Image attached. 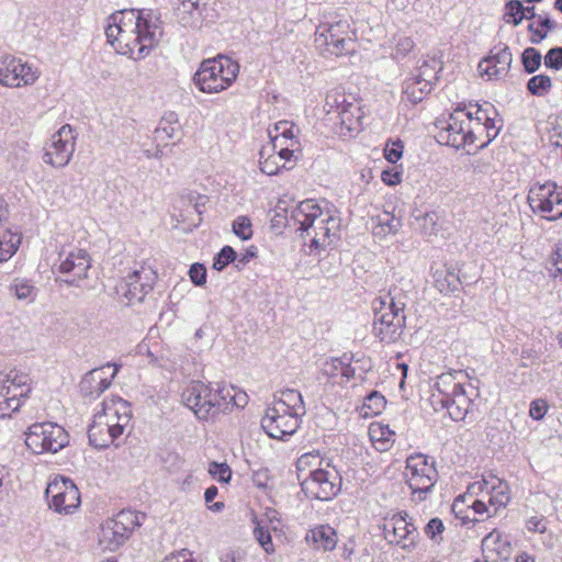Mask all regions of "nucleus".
Segmentation results:
<instances>
[{
  "label": "nucleus",
  "instance_id": "nucleus-1",
  "mask_svg": "<svg viewBox=\"0 0 562 562\" xmlns=\"http://www.w3.org/2000/svg\"><path fill=\"white\" fill-rule=\"evenodd\" d=\"M164 32L160 13L154 9H125L112 13L105 29L114 49L134 60L147 57Z\"/></svg>",
  "mask_w": 562,
  "mask_h": 562
},
{
  "label": "nucleus",
  "instance_id": "nucleus-2",
  "mask_svg": "<svg viewBox=\"0 0 562 562\" xmlns=\"http://www.w3.org/2000/svg\"><path fill=\"white\" fill-rule=\"evenodd\" d=\"M323 207L315 200L300 202L291 212V220L297 225L302 238H310V254L325 250L340 238L341 218L339 211L325 203Z\"/></svg>",
  "mask_w": 562,
  "mask_h": 562
},
{
  "label": "nucleus",
  "instance_id": "nucleus-3",
  "mask_svg": "<svg viewBox=\"0 0 562 562\" xmlns=\"http://www.w3.org/2000/svg\"><path fill=\"white\" fill-rule=\"evenodd\" d=\"M463 370L437 375L430 386L429 403L435 412H446L453 422H462L470 413L476 394Z\"/></svg>",
  "mask_w": 562,
  "mask_h": 562
},
{
  "label": "nucleus",
  "instance_id": "nucleus-4",
  "mask_svg": "<svg viewBox=\"0 0 562 562\" xmlns=\"http://www.w3.org/2000/svg\"><path fill=\"white\" fill-rule=\"evenodd\" d=\"M371 306L374 337L384 345L396 342L406 327V295L395 286L373 299Z\"/></svg>",
  "mask_w": 562,
  "mask_h": 562
},
{
  "label": "nucleus",
  "instance_id": "nucleus-5",
  "mask_svg": "<svg viewBox=\"0 0 562 562\" xmlns=\"http://www.w3.org/2000/svg\"><path fill=\"white\" fill-rule=\"evenodd\" d=\"M326 120L333 122L334 131L342 137H352L362 127L363 112L360 102L341 89L329 91L325 99Z\"/></svg>",
  "mask_w": 562,
  "mask_h": 562
},
{
  "label": "nucleus",
  "instance_id": "nucleus-6",
  "mask_svg": "<svg viewBox=\"0 0 562 562\" xmlns=\"http://www.w3.org/2000/svg\"><path fill=\"white\" fill-rule=\"evenodd\" d=\"M183 404L199 420H209L227 412L228 393L221 390V383L192 381L182 392Z\"/></svg>",
  "mask_w": 562,
  "mask_h": 562
},
{
  "label": "nucleus",
  "instance_id": "nucleus-7",
  "mask_svg": "<svg viewBox=\"0 0 562 562\" xmlns=\"http://www.w3.org/2000/svg\"><path fill=\"white\" fill-rule=\"evenodd\" d=\"M314 42L323 55L350 54L355 50V33L349 19L341 14L325 16L316 29Z\"/></svg>",
  "mask_w": 562,
  "mask_h": 562
},
{
  "label": "nucleus",
  "instance_id": "nucleus-8",
  "mask_svg": "<svg viewBox=\"0 0 562 562\" xmlns=\"http://www.w3.org/2000/svg\"><path fill=\"white\" fill-rule=\"evenodd\" d=\"M239 74V64L225 55L204 59L193 76L196 88L213 94L228 89Z\"/></svg>",
  "mask_w": 562,
  "mask_h": 562
},
{
  "label": "nucleus",
  "instance_id": "nucleus-9",
  "mask_svg": "<svg viewBox=\"0 0 562 562\" xmlns=\"http://www.w3.org/2000/svg\"><path fill=\"white\" fill-rule=\"evenodd\" d=\"M473 103L459 102L447 117L442 116L436 121L437 142L454 149L469 148L468 131L472 117Z\"/></svg>",
  "mask_w": 562,
  "mask_h": 562
},
{
  "label": "nucleus",
  "instance_id": "nucleus-10",
  "mask_svg": "<svg viewBox=\"0 0 562 562\" xmlns=\"http://www.w3.org/2000/svg\"><path fill=\"white\" fill-rule=\"evenodd\" d=\"M404 477L411 490L412 501H426L439 477L435 459L423 453L411 454L406 459Z\"/></svg>",
  "mask_w": 562,
  "mask_h": 562
},
{
  "label": "nucleus",
  "instance_id": "nucleus-11",
  "mask_svg": "<svg viewBox=\"0 0 562 562\" xmlns=\"http://www.w3.org/2000/svg\"><path fill=\"white\" fill-rule=\"evenodd\" d=\"M31 382L29 373L22 370L0 372V418L19 411L32 391Z\"/></svg>",
  "mask_w": 562,
  "mask_h": 562
},
{
  "label": "nucleus",
  "instance_id": "nucleus-12",
  "mask_svg": "<svg viewBox=\"0 0 562 562\" xmlns=\"http://www.w3.org/2000/svg\"><path fill=\"white\" fill-rule=\"evenodd\" d=\"M140 518H144V515L123 509L113 518L106 519L100 527L99 544L101 548L111 552L116 551L130 538L133 530L140 526Z\"/></svg>",
  "mask_w": 562,
  "mask_h": 562
},
{
  "label": "nucleus",
  "instance_id": "nucleus-13",
  "mask_svg": "<svg viewBox=\"0 0 562 562\" xmlns=\"http://www.w3.org/2000/svg\"><path fill=\"white\" fill-rule=\"evenodd\" d=\"M68 443V432L56 423H35L25 434V445L35 454L56 453Z\"/></svg>",
  "mask_w": 562,
  "mask_h": 562
},
{
  "label": "nucleus",
  "instance_id": "nucleus-14",
  "mask_svg": "<svg viewBox=\"0 0 562 562\" xmlns=\"http://www.w3.org/2000/svg\"><path fill=\"white\" fill-rule=\"evenodd\" d=\"M527 201L532 212L547 221L562 217V187L553 181L532 184Z\"/></svg>",
  "mask_w": 562,
  "mask_h": 562
},
{
  "label": "nucleus",
  "instance_id": "nucleus-15",
  "mask_svg": "<svg viewBox=\"0 0 562 562\" xmlns=\"http://www.w3.org/2000/svg\"><path fill=\"white\" fill-rule=\"evenodd\" d=\"M330 468V462L326 461V468L312 470L307 477L301 483V488L306 497L318 501H330L338 495L341 490V475L335 469Z\"/></svg>",
  "mask_w": 562,
  "mask_h": 562
},
{
  "label": "nucleus",
  "instance_id": "nucleus-16",
  "mask_svg": "<svg viewBox=\"0 0 562 562\" xmlns=\"http://www.w3.org/2000/svg\"><path fill=\"white\" fill-rule=\"evenodd\" d=\"M78 133L70 124H64L44 146L43 161L54 168L66 167L76 150Z\"/></svg>",
  "mask_w": 562,
  "mask_h": 562
},
{
  "label": "nucleus",
  "instance_id": "nucleus-17",
  "mask_svg": "<svg viewBox=\"0 0 562 562\" xmlns=\"http://www.w3.org/2000/svg\"><path fill=\"white\" fill-rule=\"evenodd\" d=\"M46 497L52 510L60 515L74 514L81 504L80 492L71 479L55 477L46 487Z\"/></svg>",
  "mask_w": 562,
  "mask_h": 562
},
{
  "label": "nucleus",
  "instance_id": "nucleus-18",
  "mask_svg": "<svg viewBox=\"0 0 562 562\" xmlns=\"http://www.w3.org/2000/svg\"><path fill=\"white\" fill-rule=\"evenodd\" d=\"M120 403L124 406L125 412L120 415L119 411L115 409L114 415L116 416V422H111V417L105 415V422L100 417L89 426V443L95 449L102 450L109 448L111 445L117 446V443H115L116 440L123 435L125 427L128 425L131 415L126 412L127 407L121 400Z\"/></svg>",
  "mask_w": 562,
  "mask_h": 562
},
{
  "label": "nucleus",
  "instance_id": "nucleus-19",
  "mask_svg": "<svg viewBox=\"0 0 562 562\" xmlns=\"http://www.w3.org/2000/svg\"><path fill=\"white\" fill-rule=\"evenodd\" d=\"M37 68L12 55L0 57V85L5 87H21L33 85L38 78Z\"/></svg>",
  "mask_w": 562,
  "mask_h": 562
},
{
  "label": "nucleus",
  "instance_id": "nucleus-20",
  "mask_svg": "<svg viewBox=\"0 0 562 562\" xmlns=\"http://www.w3.org/2000/svg\"><path fill=\"white\" fill-rule=\"evenodd\" d=\"M301 420V416L290 411L281 413L280 408L268 405L261 418V427L270 438L284 440L297 430Z\"/></svg>",
  "mask_w": 562,
  "mask_h": 562
},
{
  "label": "nucleus",
  "instance_id": "nucleus-21",
  "mask_svg": "<svg viewBox=\"0 0 562 562\" xmlns=\"http://www.w3.org/2000/svg\"><path fill=\"white\" fill-rule=\"evenodd\" d=\"M155 279L151 270H135L117 285V293L126 299L128 305L140 303L153 290Z\"/></svg>",
  "mask_w": 562,
  "mask_h": 562
},
{
  "label": "nucleus",
  "instance_id": "nucleus-22",
  "mask_svg": "<svg viewBox=\"0 0 562 562\" xmlns=\"http://www.w3.org/2000/svg\"><path fill=\"white\" fill-rule=\"evenodd\" d=\"M176 18L184 27L201 29L204 23L213 21L214 14L206 0H179Z\"/></svg>",
  "mask_w": 562,
  "mask_h": 562
},
{
  "label": "nucleus",
  "instance_id": "nucleus-23",
  "mask_svg": "<svg viewBox=\"0 0 562 562\" xmlns=\"http://www.w3.org/2000/svg\"><path fill=\"white\" fill-rule=\"evenodd\" d=\"M512 61L510 48L506 44L499 43L480 61L479 70L486 75L490 80H499L508 75Z\"/></svg>",
  "mask_w": 562,
  "mask_h": 562
},
{
  "label": "nucleus",
  "instance_id": "nucleus-24",
  "mask_svg": "<svg viewBox=\"0 0 562 562\" xmlns=\"http://www.w3.org/2000/svg\"><path fill=\"white\" fill-rule=\"evenodd\" d=\"M384 538L390 542L401 544L403 549L415 548V540L411 536L416 532V527L407 521V514L396 513L385 518L382 525Z\"/></svg>",
  "mask_w": 562,
  "mask_h": 562
},
{
  "label": "nucleus",
  "instance_id": "nucleus-25",
  "mask_svg": "<svg viewBox=\"0 0 562 562\" xmlns=\"http://www.w3.org/2000/svg\"><path fill=\"white\" fill-rule=\"evenodd\" d=\"M353 356L344 353L341 357L326 359L318 372V380L325 379L329 384H342L356 378V369L351 366Z\"/></svg>",
  "mask_w": 562,
  "mask_h": 562
},
{
  "label": "nucleus",
  "instance_id": "nucleus-26",
  "mask_svg": "<svg viewBox=\"0 0 562 562\" xmlns=\"http://www.w3.org/2000/svg\"><path fill=\"white\" fill-rule=\"evenodd\" d=\"M60 263L57 271L68 276L64 281L68 285H78V282L87 278L88 270L91 267V258L85 249H76L68 252L64 258L59 256Z\"/></svg>",
  "mask_w": 562,
  "mask_h": 562
},
{
  "label": "nucleus",
  "instance_id": "nucleus-27",
  "mask_svg": "<svg viewBox=\"0 0 562 562\" xmlns=\"http://www.w3.org/2000/svg\"><path fill=\"white\" fill-rule=\"evenodd\" d=\"M296 159L293 149L281 148L280 151H273L270 147L262 146L259 151L260 170L268 176L278 175L282 169H291Z\"/></svg>",
  "mask_w": 562,
  "mask_h": 562
},
{
  "label": "nucleus",
  "instance_id": "nucleus-28",
  "mask_svg": "<svg viewBox=\"0 0 562 562\" xmlns=\"http://www.w3.org/2000/svg\"><path fill=\"white\" fill-rule=\"evenodd\" d=\"M114 371L110 376L103 372V368L89 371L79 383L80 393L85 397L94 400L99 397L112 383V380L119 372L120 366L113 364Z\"/></svg>",
  "mask_w": 562,
  "mask_h": 562
},
{
  "label": "nucleus",
  "instance_id": "nucleus-29",
  "mask_svg": "<svg viewBox=\"0 0 562 562\" xmlns=\"http://www.w3.org/2000/svg\"><path fill=\"white\" fill-rule=\"evenodd\" d=\"M178 115L175 112L165 114L159 121L157 127L154 131V142L156 143V149H144V154L147 158H160L162 156L161 144L168 139L176 137L179 131Z\"/></svg>",
  "mask_w": 562,
  "mask_h": 562
},
{
  "label": "nucleus",
  "instance_id": "nucleus-30",
  "mask_svg": "<svg viewBox=\"0 0 562 562\" xmlns=\"http://www.w3.org/2000/svg\"><path fill=\"white\" fill-rule=\"evenodd\" d=\"M270 405L280 408L281 413L290 411L292 414L301 417L306 413L303 396L301 392L295 389H285L277 392Z\"/></svg>",
  "mask_w": 562,
  "mask_h": 562
},
{
  "label": "nucleus",
  "instance_id": "nucleus-31",
  "mask_svg": "<svg viewBox=\"0 0 562 562\" xmlns=\"http://www.w3.org/2000/svg\"><path fill=\"white\" fill-rule=\"evenodd\" d=\"M432 90L431 86L409 76L402 83V102L416 105Z\"/></svg>",
  "mask_w": 562,
  "mask_h": 562
},
{
  "label": "nucleus",
  "instance_id": "nucleus-32",
  "mask_svg": "<svg viewBox=\"0 0 562 562\" xmlns=\"http://www.w3.org/2000/svg\"><path fill=\"white\" fill-rule=\"evenodd\" d=\"M434 285L442 294H450L459 290L461 281L456 268L447 267L434 272Z\"/></svg>",
  "mask_w": 562,
  "mask_h": 562
},
{
  "label": "nucleus",
  "instance_id": "nucleus-33",
  "mask_svg": "<svg viewBox=\"0 0 562 562\" xmlns=\"http://www.w3.org/2000/svg\"><path fill=\"white\" fill-rule=\"evenodd\" d=\"M441 70L442 61L435 56H427L411 76L424 81L434 89Z\"/></svg>",
  "mask_w": 562,
  "mask_h": 562
},
{
  "label": "nucleus",
  "instance_id": "nucleus-34",
  "mask_svg": "<svg viewBox=\"0 0 562 562\" xmlns=\"http://www.w3.org/2000/svg\"><path fill=\"white\" fill-rule=\"evenodd\" d=\"M491 113L497 116L496 110L493 105L488 104L487 108H482L481 105L473 103V114L486 130L487 138L485 139V144H490L495 139L502 128V124L497 125L495 117L491 116Z\"/></svg>",
  "mask_w": 562,
  "mask_h": 562
},
{
  "label": "nucleus",
  "instance_id": "nucleus-35",
  "mask_svg": "<svg viewBox=\"0 0 562 562\" xmlns=\"http://www.w3.org/2000/svg\"><path fill=\"white\" fill-rule=\"evenodd\" d=\"M306 539L313 541L316 549H322L324 551H331L337 544L336 530L329 525L315 527L306 536Z\"/></svg>",
  "mask_w": 562,
  "mask_h": 562
},
{
  "label": "nucleus",
  "instance_id": "nucleus-36",
  "mask_svg": "<svg viewBox=\"0 0 562 562\" xmlns=\"http://www.w3.org/2000/svg\"><path fill=\"white\" fill-rule=\"evenodd\" d=\"M369 436L376 450L387 451L394 442L395 432L389 425L372 424L369 427Z\"/></svg>",
  "mask_w": 562,
  "mask_h": 562
},
{
  "label": "nucleus",
  "instance_id": "nucleus-37",
  "mask_svg": "<svg viewBox=\"0 0 562 562\" xmlns=\"http://www.w3.org/2000/svg\"><path fill=\"white\" fill-rule=\"evenodd\" d=\"M527 29L531 33L530 43L540 44L548 33L555 29V23L550 19L549 14H539L537 21L530 23Z\"/></svg>",
  "mask_w": 562,
  "mask_h": 562
},
{
  "label": "nucleus",
  "instance_id": "nucleus-38",
  "mask_svg": "<svg viewBox=\"0 0 562 562\" xmlns=\"http://www.w3.org/2000/svg\"><path fill=\"white\" fill-rule=\"evenodd\" d=\"M21 244V234L5 228L0 233V262L9 260Z\"/></svg>",
  "mask_w": 562,
  "mask_h": 562
},
{
  "label": "nucleus",
  "instance_id": "nucleus-39",
  "mask_svg": "<svg viewBox=\"0 0 562 562\" xmlns=\"http://www.w3.org/2000/svg\"><path fill=\"white\" fill-rule=\"evenodd\" d=\"M9 291L20 301L33 302L36 297V288L25 278H14L9 285Z\"/></svg>",
  "mask_w": 562,
  "mask_h": 562
},
{
  "label": "nucleus",
  "instance_id": "nucleus-40",
  "mask_svg": "<svg viewBox=\"0 0 562 562\" xmlns=\"http://www.w3.org/2000/svg\"><path fill=\"white\" fill-rule=\"evenodd\" d=\"M468 137L470 149L471 147L475 150L483 149L488 145L485 144V139L487 138L486 130L473 113L469 125Z\"/></svg>",
  "mask_w": 562,
  "mask_h": 562
},
{
  "label": "nucleus",
  "instance_id": "nucleus-41",
  "mask_svg": "<svg viewBox=\"0 0 562 562\" xmlns=\"http://www.w3.org/2000/svg\"><path fill=\"white\" fill-rule=\"evenodd\" d=\"M402 226L401 218L389 212H383L376 216V226L374 227L375 236H385L387 234H396Z\"/></svg>",
  "mask_w": 562,
  "mask_h": 562
},
{
  "label": "nucleus",
  "instance_id": "nucleus-42",
  "mask_svg": "<svg viewBox=\"0 0 562 562\" xmlns=\"http://www.w3.org/2000/svg\"><path fill=\"white\" fill-rule=\"evenodd\" d=\"M386 400L378 391L369 393L363 401L361 415L366 418L379 415L385 408Z\"/></svg>",
  "mask_w": 562,
  "mask_h": 562
},
{
  "label": "nucleus",
  "instance_id": "nucleus-43",
  "mask_svg": "<svg viewBox=\"0 0 562 562\" xmlns=\"http://www.w3.org/2000/svg\"><path fill=\"white\" fill-rule=\"evenodd\" d=\"M552 88V80L547 75H537L531 77L527 82V90L536 97L546 95Z\"/></svg>",
  "mask_w": 562,
  "mask_h": 562
},
{
  "label": "nucleus",
  "instance_id": "nucleus-44",
  "mask_svg": "<svg viewBox=\"0 0 562 562\" xmlns=\"http://www.w3.org/2000/svg\"><path fill=\"white\" fill-rule=\"evenodd\" d=\"M525 19L524 5L520 0H509L505 4L504 20L515 26L519 25Z\"/></svg>",
  "mask_w": 562,
  "mask_h": 562
},
{
  "label": "nucleus",
  "instance_id": "nucleus-45",
  "mask_svg": "<svg viewBox=\"0 0 562 562\" xmlns=\"http://www.w3.org/2000/svg\"><path fill=\"white\" fill-rule=\"evenodd\" d=\"M541 53L535 47H527L521 54V64L527 74L536 72L541 66Z\"/></svg>",
  "mask_w": 562,
  "mask_h": 562
},
{
  "label": "nucleus",
  "instance_id": "nucleus-46",
  "mask_svg": "<svg viewBox=\"0 0 562 562\" xmlns=\"http://www.w3.org/2000/svg\"><path fill=\"white\" fill-rule=\"evenodd\" d=\"M299 128L290 121H279L274 124L273 131H269V137H282L288 140L299 139Z\"/></svg>",
  "mask_w": 562,
  "mask_h": 562
},
{
  "label": "nucleus",
  "instance_id": "nucleus-47",
  "mask_svg": "<svg viewBox=\"0 0 562 562\" xmlns=\"http://www.w3.org/2000/svg\"><path fill=\"white\" fill-rule=\"evenodd\" d=\"M392 43H394V48L391 52L393 59L404 58L415 46L414 41L405 35H395Z\"/></svg>",
  "mask_w": 562,
  "mask_h": 562
},
{
  "label": "nucleus",
  "instance_id": "nucleus-48",
  "mask_svg": "<svg viewBox=\"0 0 562 562\" xmlns=\"http://www.w3.org/2000/svg\"><path fill=\"white\" fill-rule=\"evenodd\" d=\"M510 497L507 493V486L503 485L502 482L498 483V486H492V494L488 497L490 506L495 507L494 514H496L497 509L501 507H505Z\"/></svg>",
  "mask_w": 562,
  "mask_h": 562
},
{
  "label": "nucleus",
  "instance_id": "nucleus-49",
  "mask_svg": "<svg viewBox=\"0 0 562 562\" xmlns=\"http://www.w3.org/2000/svg\"><path fill=\"white\" fill-rule=\"evenodd\" d=\"M234 261H236V251L231 246H224L214 257L213 269L223 271Z\"/></svg>",
  "mask_w": 562,
  "mask_h": 562
},
{
  "label": "nucleus",
  "instance_id": "nucleus-50",
  "mask_svg": "<svg viewBox=\"0 0 562 562\" xmlns=\"http://www.w3.org/2000/svg\"><path fill=\"white\" fill-rule=\"evenodd\" d=\"M233 233L241 240H248L252 237L251 222L247 216H238L234 220Z\"/></svg>",
  "mask_w": 562,
  "mask_h": 562
},
{
  "label": "nucleus",
  "instance_id": "nucleus-51",
  "mask_svg": "<svg viewBox=\"0 0 562 562\" xmlns=\"http://www.w3.org/2000/svg\"><path fill=\"white\" fill-rule=\"evenodd\" d=\"M209 473L220 483H228L232 479V470L225 462H211L209 464Z\"/></svg>",
  "mask_w": 562,
  "mask_h": 562
},
{
  "label": "nucleus",
  "instance_id": "nucleus-52",
  "mask_svg": "<svg viewBox=\"0 0 562 562\" xmlns=\"http://www.w3.org/2000/svg\"><path fill=\"white\" fill-rule=\"evenodd\" d=\"M270 143L265 145L266 147H270L273 151H280L281 148L293 149V156L295 153L300 150L301 144L299 139L288 140L282 137H270Z\"/></svg>",
  "mask_w": 562,
  "mask_h": 562
},
{
  "label": "nucleus",
  "instance_id": "nucleus-53",
  "mask_svg": "<svg viewBox=\"0 0 562 562\" xmlns=\"http://www.w3.org/2000/svg\"><path fill=\"white\" fill-rule=\"evenodd\" d=\"M404 144L401 139L387 143L384 148V157L391 164H396L403 156Z\"/></svg>",
  "mask_w": 562,
  "mask_h": 562
},
{
  "label": "nucleus",
  "instance_id": "nucleus-54",
  "mask_svg": "<svg viewBox=\"0 0 562 562\" xmlns=\"http://www.w3.org/2000/svg\"><path fill=\"white\" fill-rule=\"evenodd\" d=\"M221 390L228 393V398L231 397V401L227 402V411H229L233 406L236 407H244L247 403V394L246 393H237L235 391L234 386H226L224 384H221Z\"/></svg>",
  "mask_w": 562,
  "mask_h": 562
},
{
  "label": "nucleus",
  "instance_id": "nucleus-55",
  "mask_svg": "<svg viewBox=\"0 0 562 562\" xmlns=\"http://www.w3.org/2000/svg\"><path fill=\"white\" fill-rule=\"evenodd\" d=\"M544 66L550 69H562V47L550 48L544 55Z\"/></svg>",
  "mask_w": 562,
  "mask_h": 562
},
{
  "label": "nucleus",
  "instance_id": "nucleus-56",
  "mask_svg": "<svg viewBox=\"0 0 562 562\" xmlns=\"http://www.w3.org/2000/svg\"><path fill=\"white\" fill-rule=\"evenodd\" d=\"M189 277L195 286H202L206 283V268L203 263L195 262L189 269Z\"/></svg>",
  "mask_w": 562,
  "mask_h": 562
},
{
  "label": "nucleus",
  "instance_id": "nucleus-57",
  "mask_svg": "<svg viewBox=\"0 0 562 562\" xmlns=\"http://www.w3.org/2000/svg\"><path fill=\"white\" fill-rule=\"evenodd\" d=\"M254 535L257 541L260 543V546L267 553H271L274 551L272 538L268 529L261 526H257L254 530Z\"/></svg>",
  "mask_w": 562,
  "mask_h": 562
},
{
  "label": "nucleus",
  "instance_id": "nucleus-58",
  "mask_svg": "<svg viewBox=\"0 0 562 562\" xmlns=\"http://www.w3.org/2000/svg\"><path fill=\"white\" fill-rule=\"evenodd\" d=\"M548 408L549 406L546 400H533L529 406V416L535 420H541L548 413Z\"/></svg>",
  "mask_w": 562,
  "mask_h": 562
},
{
  "label": "nucleus",
  "instance_id": "nucleus-59",
  "mask_svg": "<svg viewBox=\"0 0 562 562\" xmlns=\"http://www.w3.org/2000/svg\"><path fill=\"white\" fill-rule=\"evenodd\" d=\"M526 528L530 532L544 533L547 531V519L544 516H532L526 520Z\"/></svg>",
  "mask_w": 562,
  "mask_h": 562
},
{
  "label": "nucleus",
  "instance_id": "nucleus-60",
  "mask_svg": "<svg viewBox=\"0 0 562 562\" xmlns=\"http://www.w3.org/2000/svg\"><path fill=\"white\" fill-rule=\"evenodd\" d=\"M443 530V522L439 518H431L425 527V533L430 539H435L436 536L441 535Z\"/></svg>",
  "mask_w": 562,
  "mask_h": 562
},
{
  "label": "nucleus",
  "instance_id": "nucleus-61",
  "mask_svg": "<svg viewBox=\"0 0 562 562\" xmlns=\"http://www.w3.org/2000/svg\"><path fill=\"white\" fill-rule=\"evenodd\" d=\"M552 265L554 267V277L562 280V240L557 244L552 254Z\"/></svg>",
  "mask_w": 562,
  "mask_h": 562
},
{
  "label": "nucleus",
  "instance_id": "nucleus-62",
  "mask_svg": "<svg viewBox=\"0 0 562 562\" xmlns=\"http://www.w3.org/2000/svg\"><path fill=\"white\" fill-rule=\"evenodd\" d=\"M257 247L250 246L244 252L236 254L237 268L246 266L251 259L257 257Z\"/></svg>",
  "mask_w": 562,
  "mask_h": 562
},
{
  "label": "nucleus",
  "instance_id": "nucleus-63",
  "mask_svg": "<svg viewBox=\"0 0 562 562\" xmlns=\"http://www.w3.org/2000/svg\"><path fill=\"white\" fill-rule=\"evenodd\" d=\"M381 179L387 186H396L402 181V172L394 169L384 170L381 175Z\"/></svg>",
  "mask_w": 562,
  "mask_h": 562
},
{
  "label": "nucleus",
  "instance_id": "nucleus-64",
  "mask_svg": "<svg viewBox=\"0 0 562 562\" xmlns=\"http://www.w3.org/2000/svg\"><path fill=\"white\" fill-rule=\"evenodd\" d=\"M191 552L182 550L177 555L167 557L164 562H193Z\"/></svg>",
  "mask_w": 562,
  "mask_h": 562
}]
</instances>
